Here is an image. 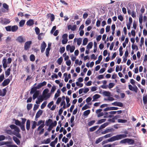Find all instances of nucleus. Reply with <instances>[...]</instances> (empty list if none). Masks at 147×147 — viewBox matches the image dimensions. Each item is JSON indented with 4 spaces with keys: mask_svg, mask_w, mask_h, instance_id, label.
<instances>
[{
    "mask_svg": "<svg viewBox=\"0 0 147 147\" xmlns=\"http://www.w3.org/2000/svg\"><path fill=\"white\" fill-rule=\"evenodd\" d=\"M127 137L126 135L125 134H122L117 135L116 136H113L107 140V141H104L102 142V144L104 143H107V142H111L114 141L116 140H117L122 138H124Z\"/></svg>",
    "mask_w": 147,
    "mask_h": 147,
    "instance_id": "obj_1",
    "label": "nucleus"
},
{
    "mask_svg": "<svg viewBox=\"0 0 147 147\" xmlns=\"http://www.w3.org/2000/svg\"><path fill=\"white\" fill-rule=\"evenodd\" d=\"M68 35L66 34H64L62 36L63 40H62V43L63 44H65L68 41Z\"/></svg>",
    "mask_w": 147,
    "mask_h": 147,
    "instance_id": "obj_2",
    "label": "nucleus"
},
{
    "mask_svg": "<svg viewBox=\"0 0 147 147\" xmlns=\"http://www.w3.org/2000/svg\"><path fill=\"white\" fill-rule=\"evenodd\" d=\"M10 21L9 20L1 18L0 19V22L3 24L6 25L10 23Z\"/></svg>",
    "mask_w": 147,
    "mask_h": 147,
    "instance_id": "obj_3",
    "label": "nucleus"
},
{
    "mask_svg": "<svg viewBox=\"0 0 147 147\" xmlns=\"http://www.w3.org/2000/svg\"><path fill=\"white\" fill-rule=\"evenodd\" d=\"M129 89L131 90L134 91L135 92H137L138 90V88L136 85H134L133 86L131 84L128 85Z\"/></svg>",
    "mask_w": 147,
    "mask_h": 147,
    "instance_id": "obj_4",
    "label": "nucleus"
},
{
    "mask_svg": "<svg viewBox=\"0 0 147 147\" xmlns=\"http://www.w3.org/2000/svg\"><path fill=\"white\" fill-rule=\"evenodd\" d=\"M75 49V47L74 46H71L70 45H68L66 47V49L67 51H70V53L73 52Z\"/></svg>",
    "mask_w": 147,
    "mask_h": 147,
    "instance_id": "obj_5",
    "label": "nucleus"
},
{
    "mask_svg": "<svg viewBox=\"0 0 147 147\" xmlns=\"http://www.w3.org/2000/svg\"><path fill=\"white\" fill-rule=\"evenodd\" d=\"M114 131L113 128H107L105 130L101 132V133L105 134L109 132H111Z\"/></svg>",
    "mask_w": 147,
    "mask_h": 147,
    "instance_id": "obj_6",
    "label": "nucleus"
},
{
    "mask_svg": "<svg viewBox=\"0 0 147 147\" xmlns=\"http://www.w3.org/2000/svg\"><path fill=\"white\" fill-rule=\"evenodd\" d=\"M26 39L22 36H19L16 39V40L19 42L22 43L24 42Z\"/></svg>",
    "mask_w": 147,
    "mask_h": 147,
    "instance_id": "obj_7",
    "label": "nucleus"
},
{
    "mask_svg": "<svg viewBox=\"0 0 147 147\" xmlns=\"http://www.w3.org/2000/svg\"><path fill=\"white\" fill-rule=\"evenodd\" d=\"M67 28L68 30H71V31H75L77 28V26L76 25H73L72 26L71 25H69L67 26Z\"/></svg>",
    "mask_w": 147,
    "mask_h": 147,
    "instance_id": "obj_8",
    "label": "nucleus"
},
{
    "mask_svg": "<svg viewBox=\"0 0 147 147\" xmlns=\"http://www.w3.org/2000/svg\"><path fill=\"white\" fill-rule=\"evenodd\" d=\"M47 46V45L44 42H43L41 44L40 46V49L41 52L43 53Z\"/></svg>",
    "mask_w": 147,
    "mask_h": 147,
    "instance_id": "obj_9",
    "label": "nucleus"
},
{
    "mask_svg": "<svg viewBox=\"0 0 147 147\" xmlns=\"http://www.w3.org/2000/svg\"><path fill=\"white\" fill-rule=\"evenodd\" d=\"M10 80L9 78L5 80L2 83V85L3 86H5L9 84L10 82Z\"/></svg>",
    "mask_w": 147,
    "mask_h": 147,
    "instance_id": "obj_10",
    "label": "nucleus"
},
{
    "mask_svg": "<svg viewBox=\"0 0 147 147\" xmlns=\"http://www.w3.org/2000/svg\"><path fill=\"white\" fill-rule=\"evenodd\" d=\"M9 127L11 129H14V132L17 131L19 129V128L14 125H9Z\"/></svg>",
    "mask_w": 147,
    "mask_h": 147,
    "instance_id": "obj_11",
    "label": "nucleus"
},
{
    "mask_svg": "<svg viewBox=\"0 0 147 147\" xmlns=\"http://www.w3.org/2000/svg\"><path fill=\"white\" fill-rule=\"evenodd\" d=\"M100 95L98 94H96L93 96L92 102L96 101H97V99L100 98Z\"/></svg>",
    "mask_w": 147,
    "mask_h": 147,
    "instance_id": "obj_12",
    "label": "nucleus"
},
{
    "mask_svg": "<svg viewBox=\"0 0 147 147\" xmlns=\"http://www.w3.org/2000/svg\"><path fill=\"white\" fill-rule=\"evenodd\" d=\"M13 139L17 144L20 145V140L16 137L15 136H13Z\"/></svg>",
    "mask_w": 147,
    "mask_h": 147,
    "instance_id": "obj_13",
    "label": "nucleus"
},
{
    "mask_svg": "<svg viewBox=\"0 0 147 147\" xmlns=\"http://www.w3.org/2000/svg\"><path fill=\"white\" fill-rule=\"evenodd\" d=\"M43 111L42 110H39L36 113L35 116L36 118H39L40 116L42 114Z\"/></svg>",
    "mask_w": 147,
    "mask_h": 147,
    "instance_id": "obj_14",
    "label": "nucleus"
},
{
    "mask_svg": "<svg viewBox=\"0 0 147 147\" xmlns=\"http://www.w3.org/2000/svg\"><path fill=\"white\" fill-rule=\"evenodd\" d=\"M18 29V27L17 25H14L11 26V31L12 32H16Z\"/></svg>",
    "mask_w": 147,
    "mask_h": 147,
    "instance_id": "obj_15",
    "label": "nucleus"
},
{
    "mask_svg": "<svg viewBox=\"0 0 147 147\" xmlns=\"http://www.w3.org/2000/svg\"><path fill=\"white\" fill-rule=\"evenodd\" d=\"M3 93H2L1 90H0V96H3L6 94L7 92V90L5 88L3 89Z\"/></svg>",
    "mask_w": 147,
    "mask_h": 147,
    "instance_id": "obj_16",
    "label": "nucleus"
},
{
    "mask_svg": "<svg viewBox=\"0 0 147 147\" xmlns=\"http://www.w3.org/2000/svg\"><path fill=\"white\" fill-rule=\"evenodd\" d=\"M20 131V129H18V131H16L15 132H14L13 134L16 136L17 137H18L19 138H21V137L19 134V132Z\"/></svg>",
    "mask_w": 147,
    "mask_h": 147,
    "instance_id": "obj_17",
    "label": "nucleus"
},
{
    "mask_svg": "<svg viewBox=\"0 0 147 147\" xmlns=\"http://www.w3.org/2000/svg\"><path fill=\"white\" fill-rule=\"evenodd\" d=\"M39 94V91H37L34 92L33 96V98L34 100L38 96Z\"/></svg>",
    "mask_w": 147,
    "mask_h": 147,
    "instance_id": "obj_18",
    "label": "nucleus"
},
{
    "mask_svg": "<svg viewBox=\"0 0 147 147\" xmlns=\"http://www.w3.org/2000/svg\"><path fill=\"white\" fill-rule=\"evenodd\" d=\"M109 123L108 122L102 124L100 126V127H99V129H101L104 128L106 127L107 126L109 125Z\"/></svg>",
    "mask_w": 147,
    "mask_h": 147,
    "instance_id": "obj_19",
    "label": "nucleus"
},
{
    "mask_svg": "<svg viewBox=\"0 0 147 147\" xmlns=\"http://www.w3.org/2000/svg\"><path fill=\"white\" fill-rule=\"evenodd\" d=\"M43 98L42 96H40L38 98V100H36V102L37 104H39L43 100Z\"/></svg>",
    "mask_w": 147,
    "mask_h": 147,
    "instance_id": "obj_20",
    "label": "nucleus"
},
{
    "mask_svg": "<svg viewBox=\"0 0 147 147\" xmlns=\"http://www.w3.org/2000/svg\"><path fill=\"white\" fill-rule=\"evenodd\" d=\"M61 92L59 89H58L57 92L55 94L54 96V98L56 99L59 96Z\"/></svg>",
    "mask_w": 147,
    "mask_h": 147,
    "instance_id": "obj_21",
    "label": "nucleus"
},
{
    "mask_svg": "<svg viewBox=\"0 0 147 147\" xmlns=\"http://www.w3.org/2000/svg\"><path fill=\"white\" fill-rule=\"evenodd\" d=\"M43 98H45V100L49 98L51 96V95L50 94L48 93L47 94H43Z\"/></svg>",
    "mask_w": 147,
    "mask_h": 147,
    "instance_id": "obj_22",
    "label": "nucleus"
},
{
    "mask_svg": "<svg viewBox=\"0 0 147 147\" xmlns=\"http://www.w3.org/2000/svg\"><path fill=\"white\" fill-rule=\"evenodd\" d=\"M50 50V48L48 46V47L46 49L45 53L46 56L47 57H48L49 55V51Z\"/></svg>",
    "mask_w": 147,
    "mask_h": 147,
    "instance_id": "obj_23",
    "label": "nucleus"
},
{
    "mask_svg": "<svg viewBox=\"0 0 147 147\" xmlns=\"http://www.w3.org/2000/svg\"><path fill=\"white\" fill-rule=\"evenodd\" d=\"M66 100L67 102V107H68L70 105V104L69 103L70 101V99L69 98L66 96Z\"/></svg>",
    "mask_w": 147,
    "mask_h": 147,
    "instance_id": "obj_24",
    "label": "nucleus"
},
{
    "mask_svg": "<svg viewBox=\"0 0 147 147\" xmlns=\"http://www.w3.org/2000/svg\"><path fill=\"white\" fill-rule=\"evenodd\" d=\"M134 142L133 140L129 138H127V143L129 144H133Z\"/></svg>",
    "mask_w": 147,
    "mask_h": 147,
    "instance_id": "obj_25",
    "label": "nucleus"
},
{
    "mask_svg": "<svg viewBox=\"0 0 147 147\" xmlns=\"http://www.w3.org/2000/svg\"><path fill=\"white\" fill-rule=\"evenodd\" d=\"M52 122V120L51 119H49L46 121L45 124L47 126H48L50 125Z\"/></svg>",
    "mask_w": 147,
    "mask_h": 147,
    "instance_id": "obj_26",
    "label": "nucleus"
},
{
    "mask_svg": "<svg viewBox=\"0 0 147 147\" xmlns=\"http://www.w3.org/2000/svg\"><path fill=\"white\" fill-rule=\"evenodd\" d=\"M34 21L32 19H29L28 20V26H31L34 24Z\"/></svg>",
    "mask_w": 147,
    "mask_h": 147,
    "instance_id": "obj_27",
    "label": "nucleus"
},
{
    "mask_svg": "<svg viewBox=\"0 0 147 147\" xmlns=\"http://www.w3.org/2000/svg\"><path fill=\"white\" fill-rule=\"evenodd\" d=\"M103 94L104 95L107 96H110L111 95L110 92L109 91H104L103 92Z\"/></svg>",
    "mask_w": 147,
    "mask_h": 147,
    "instance_id": "obj_28",
    "label": "nucleus"
},
{
    "mask_svg": "<svg viewBox=\"0 0 147 147\" xmlns=\"http://www.w3.org/2000/svg\"><path fill=\"white\" fill-rule=\"evenodd\" d=\"M98 125H96L91 127L89 129V131L90 132H92L95 130L98 127Z\"/></svg>",
    "mask_w": 147,
    "mask_h": 147,
    "instance_id": "obj_29",
    "label": "nucleus"
},
{
    "mask_svg": "<svg viewBox=\"0 0 147 147\" xmlns=\"http://www.w3.org/2000/svg\"><path fill=\"white\" fill-rule=\"evenodd\" d=\"M106 120V119H101L98 120L96 123V124H100L104 122H105Z\"/></svg>",
    "mask_w": 147,
    "mask_h": 147,
    "instance_id": "obj_30",
    "label": "nucleus"
},
{
    "mask_svg": "<svg viewBox=\"0 0 147 147\" xmlns=\"http://www.w3.org/2000/svg\"><path fill=\"white\" fill-rule=\"evenodd\" d=\"M50 138H48L46 140H44L42 143L43 144H48L50 142Z\"/></svg>",
    "mask_w": 147,
    "mask_h": 147,
    "instance_id": "obj_31",
    "label": "nucleus"
},
{
    "mask_svg": "<svg viewBox=\"0 0 147 147\" xmlns=\"http://www.w3.org/2000/svg\"><path fill=\"white\" fill-rule=\"evenodd\" d=\"M143 100L144 103L145 105L147 103V96H143Z\"/></svg>",
    "mask_w": 147,
    "mask_h": 147,
    "instance_id": "obj_32",
    "label": "nucleus"
},
{
    "mask_svg": "<svg viewBox=\"0 0 147 147\" xmlns=\"http://www.w3.org/2000/svg\"><path fill=\"white\" fill-rule=\"evenodd\" d=\"M63 61V59L62 57H61L59 58L57 60V62L60 65L61 64L62 62Z\"/></svg>",
    "mask_w": 147,
    "mask_h": 147,
    "instance_id": "obj_33",
    "label": "nucleus"
},
{
    "mask_svg": "<svg viewBox=\"0 0 147 147\" xmlns=\"http://www.w3.org/2000/svg\"><path fill=\"white\" fill-rule=\"evenodd\" d=\"M90 110H87L83 113V115L85 116L88 115L90 113Z\"/></svg>",
    "mask_w": 147,
    "mask_h": 147,
    "instance_id": "obj_34",
    "label": "nucleus"
},
{
    "mask_svg": "<svg viewBox=\"0 0 147 147\" xmlns=\"http://www.w3.org/2000/svg\"><path fill=\"white\" fill-rule=\"evenodd\" d=\"M6 132L7 134L11 135L12 134H13L14 131H12L10 129H8L6 130Z\"/></svg>",
    "mask_w": 147,
    "mask_h": 147,
    "instance_id": "obj_35",
    "label": "nucleus"
},
{
    "mask_svg": "<svg viewBox=\"0 0 147 147\" xmlns=\"http://www.w3.org/2000/svg\"><path fill=\"white\" fill-rule=\"evenodd\" d=\"M117 121L118 123H125L127 122V120L126 119H118L117 120Z\"/></svg>",
    "mask_w": 147,
    "mask_h": 147,
    "instance_id": "obj_36",
    "label": "nucleus"
},
{
    "mask_svg": "<svg viewBox=\"0 0 147 147\" xmlns=\"http://www.w3.org/2000/svg\"><path fill=\"white\" fill-rule=\"evenodd\" d=\"M11 71V69L10 68L8 69L6 71H5V74L6 76H9L10 74V71Z\"/></svg>",
    "mask_w": 147,
    "mask_h": 147,
    "instance_id": "obj_37",
    "label": "nucleus"
},
{
    "mask_svg": "<svg viewBox=\"0 0 147 147\" xmlns=\"http://www.w3.org/2000/svg\"><path fill=\"white\" fill-rule=\"evenodd\" d=\"M103 140V137H100L99 138H98L97 140H96L95 142V143L96 144H98L100 142H101Z\"/></svg>",
    "mask_w": 147,
    "mask_h": 147,
    "instance_id": "obj_38",
    "label": "nucleus"
},
{
    "mask_svg": "<svg viewBox=\"0 0 147 147\" xmlns=\"http://www.w3.org/2000/svg\"><path fill=\"white\" fill-rule=\"evenodd\" d=\"M30 60L32 61H34L35 60V57L33 54H31L30 57Z\"/></svg>",
    "mask_w": 147,
    "mask_h": 147,
    "instance_id": "obj_39",
    "label": "nucleus"
},
{
    "mask_svg": "<svg viewBox=\"0 0 147 147\" xmlns=\"http://www.w3.org/2000/svg\"><path fill=\"white\" fill-rule=\"evenodd\" d=\"M11 26H8L5 27L6 30L7 31L10 32L11 31Z\"/></svg>",
    "mask_w": 147,
    "mask_h": 147,
    "instance_id": "obj_40",
    "label": "nucleus"
},
{
    "mask_svg": "<svg viewBox=\"0 0 147 147\" xmlns=\"http://www.w3.org/2000/svg\"><path fill=\"white\" fill-rule=\"evenodd\" d=\"M97 44L96 42H94V49L93 50L94 52L95 53L97 51Z\"/></svg>",
    "mask_w": 147,
    "mask_h": 147,
    "instance_id": "obj_41",
    "label": "nucleus"
},
{
    "mask_svg": "<svg viewBox=\"0 0 147 147\" xmlns=\"http://www.w3.org/2000/svg\"><path fill=\"white\" fill-rule=\"evenodd\" d=\"M112 135L111 134H109L106 135L102 137L103 138H109L112 136Z\"/></svg>",
    "mask_w": 147,
    "mask_h": 147,
    "instance_id": "obj_42",
    "label": "nucleus"
},
{
    "mask_svg": "<svg viewBox=\"0 0 147 147\" xmlns=\"http://www.w3.org/2000/svg\"><path fill=\"white\" fill-rule=\"evenodd\" d=\"M77 44L78 45H80L82 41V39L81 38L77 39Z\"/></svg>",
    "mask_w": 147,
    "mask_h": 147,
    "instance_id": "obj_43",
    "label": "nucleus"
},
{
    "mask_svg": "<svg viewBox=\"0 0 147 147\" xmlns=\"http://www.w3.org/2000/svg\"><path fill=\"white\" fill-rule=\"evenodd\" d=\"M47 104V102L46 101H44L41 106V109H44L46 106Z\"/></svg>",
    "mask_w": 147,
    "mask_h": 147,
    "instance_id": "obj_44",
    "label": "nucleus"
},
{
    "mask_svg": "<svg viewBox=\"0 0 147 147\" xmlns=\"http://www.w3.org/2000/svg\"><path fill=\"white\" fill-rule=\"evenodd\" d=\"M143 21V16L142 14L140 15L139 17V22L140 24H141Z\"/></svg>",
    "mask_w": 147,
    "mask_h": 147,
    "instance_id": "obj_45",
    "label": "nucleus"
},
{
    "mask_svg": "<svg viewBox=\"0 0 147 147\" xmlns=\"http://www.w3.org/2000/svg\"><path fill=\"white\" fill-rule=\"evenodd\" d=\"M131 47L133 50L136 49V51L138 50V46L136 45H134V44L132 45Z\"/></svg>",
    "mask_w": 147,
    "mask_h": 147,
    "instance_id": "obj_46",
    "label": "nucleus"
},
{
    "mask_svg": "<svg viewBox=\"0 0 147 147\" xmlns=\"http://www.w3.org/2000/svg\"><path fill=\"white\" fill-rule=\"evenodd\" d=\"M89 108H90L89 106L88 105L86 104L83 107H82V110H85Z\"/></svg>",
    "mask_w": 147,
    "mask_h": 147,
    "instance_id": "obj_47",
    "label": "nucleus"
},
{
    "mask_svg": "<svg viewBox=\"0 0 147 147\" xmlns=\"http://www.w3.org/2000/svg\"><path fill=\"white\" fill-rule=\"evenodd\" d=\"M15 121V124L17 125L20 126L21 124V122L18 120H16L14 119Z\"/></svg>",
    "mask_w": 147,
    "mask_h": 147,
    "instance_id": "obj_48",
    "label": "nucleus"
},
{
    "mask_svg": "<svg viewBox=\"0 0 147 147\" xmlns=\"http://www.w3.org/2000/svg\"><path fill=\"white\" fill-rule=\"evenodd\" d=\"M88 42V39L87 38H84L83 41V45H86Z\"/></svg>",
    "mask_w": 147,
    "mask_h": 147,
    "instance_id": "obj_49",
    "label": "nucleus"
},
{
    "mask_svg": "<svg viewBox=\"0 0 147 147\" xmlns=\"http://www.w3.org/2000/svg\"><path fill=\"white\" fill-rule=\"evenodd\" d=\"M25 23V21L24 20H21L19 22V25L20 26H22Z\"/></svg>",
    "mask_w": 147,
    "mask_h": 147,
    "instance_id": "obj_50",
    "label": "nucleus"
},
{
    "mask_svg": "<svg viewBox=\"0 0 147 147\" xmlns=\"http://www.w3.org/2000/svg\"><path fill=\"white\" fill-rule=\"evenodd\" d=\"M92 43L91 42H90L87 46V48L88 49H90L92 48Z\"/></svg>",
    "mask_w": 147,
    "mask_h": 147,
    "instance_id": "obj_51",
    "label": "nucleus"
},
{
    "mask_svg": "<svg viewBox=\"0 0 147 147\" xmlns=\"http://www.w3.org/2000/svg\"><path fill=\"white\" fill-rule=\"evenodd\" d=\"M37 89V88H36V87H34L33 88H32L31 90V92L32 93H34L37 90H36V89Z\"/></svg>",
    "mask_w": 147,
    "mask_h": 147,
    "instance_id": "obj_52",
    "label": "nucleus"
},
{
    "mask_svg": "<svg viewBox=\"0 0 147 147\" xmlns=\"http://www.w3.org/2000/svg\"><path fill=\"white\" fill-rule=\"evenodd\" d=\"M95 120H92L89 122L88 123V125L91 126L92 125L95 123Z\"/></svg>",
    "mask_w": 147,
    "mask_h": 147,
    "instance_id": "obj_53",
    "label": "nucleus"
},
{
    "mask_svg": "<svg viewBox=\"0 0 147 147\" xmlns=\"http://www.w3.org/2000/svg\"><path fill=\"white\" fill-rule=\"evenodd\" d=\"M65 50V47H62L61 48H60L59 51L61 53H62L64 52Z\"/></svg>",
    "mask_w": 147,
    "mask_h": 147,
    "instance_id": "obj_54",
    "label": "nucleus"
},
{
    "mask_svg": "<svg viewBox=\"0 0 147 147\" xmlns=\"http://www.w3.org/2000/svg\"><path fill=\"white\" fill-rule=\"evenodd\" d=\"M76 84L77 86H79L80 87H82L83 86V84L80 83L78 82H76Z\"/></svg>",
    "mask_w": 147,
    "mask_h": 147,
    "instance_id": "obj_55",
    "label": "nucleus"
},
{
    "mask_svg": "<svg viewBox=\"0 0 147 147\" xmlns=\"http://www.w3.org/2000/svg\"><path fill=\"white\" fill-rule=\"evenodd\" d=\"M4 78V74H2L0 76V82H2Z\"/></svg>",
    "mask_w": 147,
    "mask_h": 147,
    "instance_id": "obj_56",
    "label": "nucleus"
},
{
    "mask_svg": "<svg viewBox=\"0 0 147 147\" xmlns=\"http://www.w3.org/2000/svg\"><path fill=\"white\" fill-rule=\"evenodd\" d=\"M3 7L7 10H8L9 8L8 5L5 3H4L3 4Z\"/></svg>",
    "mask_w": 147,
    "mask_h": 147,
    "instance_id": "obj_57",
    "label": "nucleus"
},
{
    "mask_svg": "<svg viewBox=\"0 0 147 147\" xmlns=\"http://www.w3.org/2000/svg\"><path fill=\"white\" fill-rule=\"evenodd\" d=\"M55 19V16L53 14H51L50 19L51 21H53Z\"/></svg>",
    "mask_w": 147,
    "mask_h": 147,
    "instance_id": "obj_58",
    "label": "nucleus"
},
{
    "mask_svg": "<svg viewBox=\"0 0 147 147\" xmlns=\"http://www.w3.org/2000/svg\"><path fill=\"white\" fill-rule=\"evenodd\" d=\"M131 15L133 18H134L136 17V13L134 11H132Z\"/></svg>",
    "mask_w": 147,
    "mask_h": 147,
    "instance_id": "obj_59",
    "label": "nucleus"
},
{
    "mask_svg": "<svg viewBox=\"0 0 147 147\" xmlns=\"http://www.w3.org/2000/svg\"><path fill=\"white\" fill-rule=\"evenodd\" d=\"M114 84L113 83H110L109 84L108 88L110 89L112 88L114 86Z\"/></svg>",
    "mask_w": 147,
    "mask_h": 147,
    "instance_id": "obj_60",
    "label": "nucleus"
},
{
    "mask_svg": "<svg viewBox=\"0 0 147 147\" xmlns=\"http://www.w3.org/2000/svg\"><path fill=\"white\" fill-rule=\"evenodd\" d=\"M56 29V26H53V27L52 28L51 30V32H50L51 33V34H52L54 32L55 30Z\"/></svg>",
    "mask_w": 147,
    "mask_h": 147,
    "instance_id": "obj_61",
    "label": "nucleus"
},
{
    "mask_svg": "<svg viewBox=\"0 0 147 147\" xmlns=\"http://www.w3.org/2000/svg\"><path fill=\"white\" fill-rule=\"evenodd\" d=\"M118 19L121 22L123 20V16L121 15H119L118 16Z\"/></svg>",
    "mask_w": 147,
    "mask_h": 147,
    "instance_id": "obj_62",
    "label": "nucleus"
},
{
    "mask_svg": "<svg viewBox=\"0 0 147 147\" xmlns=\"http://www.w3.org/2000/svg\"><path fill=\"white\" fill-rule=\"evenodd\" d=\"M61 99L62 98L61 97L58 98L57 100L56 103L58 105L59 104L60 102L61 101Z\"/></svg>",
    "mask_w": 147,
    "mask_h": 147,
    "instance_id": "obj_63",
    "label": "nucleus"
},
{
    "mask_svg": "<svg viewBox=\"0 0 147 147\" xmlns=\"http://www.w3.org/2000/svg\"><path fill=\"white\" fill-rule=\"evenodd\" d=\"M53 101H52L51 102H50L49 103L48 105H47V107L49 108H50L51 107V106L53 105Z\"/></svg>",
    "mask_w": 147,
    "mask_h": 147,
    "instance_id": "obj_64",
    "label": "nucleus"
}]
</instances>
